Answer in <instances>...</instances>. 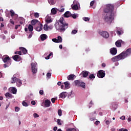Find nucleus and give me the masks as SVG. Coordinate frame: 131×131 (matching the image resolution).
I'll list each match as a JSON object with an SVG mask.
<instances>
[{
    "mask_svg": "<svg viewBox=\"0 0 131 131\" xmlns=\"http://www.w3.org/2000/svg\"><path fill=\"white\" fill-rule=\"evenodd\" d=\"M114 5L113 4H107L106 8L104 9V20L107 24L112 23V21L114 20Z\"/></svg>",
    "mask_w": 131,
    "mask_h": 131,
    "instance_id": "1",
    "label": "nucleus"
},
{
    "mask_svg": "<svg viewBox=\"0 0 131 131\" xmlns=\"http://www.w3.org/2000/svg\"><path fill=\"white\" fill-rule=\"evenodd\" d=\"M68 24L66 23L63 17H60L58 22L54 25L55 28L57 30H60V31H65L68 28Z\"/></svg>",
    "mask_w": 131,
    "mask_h": 131,
    "instance_id": "2",
    "label": "nucleus"
},
{
    "mask_svg": "<svg viewBox=\"0 0 131 131\" xmlns=\"http://www.w3.org/2000/svg\"><path fill=\"white\" fill-rule=\"evenodd\" d=\"M121 57L122 59H125L127 57L130 56L131 55V48L127 49L125 51L122 52L120 54Z\"/></svg>",
    "mask_w": 131,
    "mask_h": 131,
    "instance_id": "3",
    "label": "nucleus"
},
{
    "mask_svg": "<svg viewBox=\"0 0 131 131\" xmlns=\"http://www.w3.org/2000/svg\"><path fill=\"white\" fill-rule=\"evenodd\" d=\"M76 86H80L83 89H85V83L81 80H76L74 81Z\"/></svg>",
    "mask_w": 131,
    "mask_h": 131,
    "instance_id": "4",
    "label": "nucleus"
},
{
    "mask_svg": "<svg viewBox=\"0 0 131 131\" xmlns=\"http://www.w3.org/2000/svg\"><path fill=\"white\" fill-rule=\"evenodd\" d=\"M105 75L106 74L105 73V71L103 70L99 71L97 74V76L99 78H104Z\"/></svg>",
    "mask_w": 131,
    "mask_h": 131,
    "instance_id": "5",
    "label": "nucleus"
},
{
    "mask_svg": "<svg viewBox=\"0 0 131 131\" xmlns=\"http://www.w3.org/2000/svg\"><path fill=\"white\" fill-rule=\"evenodd\" d=\"M99 34L102 36L104 38H108L109 37V33L107 32L106 31H104L102 32H98Z\"/></svg>",
    "mask_w": 131,
    "mask_h": 131,
    "instance_id": "6",
    "label": "nucleus"
},
{
    "mask_svg": "<svg viewBox=\"0 0 131 131\" xmlns=\"http://www.w3.org/2000/svg\"><path fill=\"white\" fill-rule=\"evenodd\" d=\"M3 61L4 63H7L8 65H11V58H10V57L6 56L3 59Z\"/></svg>",
    "mask_w": 131,
    "mask_h": 131,
    "instance_id": "7",
    "label": "nucleus"
},
{
    "mask_svg": "<svg viewBox=\"0 0 131 131\" xmlns=\"http://www.w3.org/2000/svg\"><path fill=\"white\" fill-rule=\"evenodd\" d=\"M120 60H122V58L121 57V55H120V54L112 58L113 62H117V61H120Z\"/></svg>",
    "mask_w": 131,
    "mask_h": 131,
    "instance_id": "8",
    "label": "nucleus"
},
{
    "mask_svg": "<svg viewBox=\"0 0 131 131\" xmlns=\"http://www.w3.org/2000/svg\"><path fill=\"white\" fill-rule=\"evenodd\" d=\"M12 58L13 60H14V61H16L17 62H19V61H21V60H22V58H21V56L18 55H15L12 56Z\"/></svg>",
    "mask_w": 131,
    "mask_h": 131,
    "instance_id": "9",
    "label": "nucleus"
},
{
    "mask_svg": "<svg viewBox=\"0 0 131 131\" xmlns=\"http://www.w3.org/2000/svg\"><path fill=\"white\" fill-rule=\"evenodd\" d=\"M89 73L90 72H89L88 71H83L81 73V75H82L83 77L85 78V77H88V76L89 75Z\"/></svg>",
    "mask_w": 131,
    "mask_h": 131,
    "instance_id": "10",
    "label": "nucleus"
},
{
    "mask_svg": "<svg viewBox=\"0 0 131 131\" xmlns=\"http://www.w3.org/2000/svg\"><path fill=\"white\" fill-rule=\"evenodd\" d=\"M110 53L112 55H115L117 54V49L115 48H113L110 49Z\"/></svg>",
    "mask_w": 131,
    "mask_h": 131,
    "instance_id": "11",
    "label": "nucleus"
},
{
    "mask_svg": "<svg viewBox=\"0 0 131 131\" xmlns=\"http://www.w3.org/2000/svg\"><path fill=\"white\" fill-rule=\"evenodd\" d=\"M59 98H64L67 97V93L62 92L59 95Z\"/></svg>",
    "mask_w": 131,
    "mask_h": 131,
    "instance_id": "12",
    "label": "nucleus"
},
{
    "mask_svg": "<svg viewBox=\"0 0 131 131\" xmlns=\"http://www.w3.org/2000/svg\"><path fill=\"white\" fill-rule=\"evenodd\" d=\"M121 42L122 40H118L115 42V45L117 48H121Z\"/></svg>",
    "mask_w": 131,
    "mask_h": 131,
    "instance_id": "13",
    "label": "nucleus"
},
{
    "mask_svg": "<svg viewBox=\"0 0 131 131\" xmlns=\"http://www.w3.org/2000/svg\"><path fill=\"white\" fill-rule=\"evenodd\" d=\"M18 78L16 77V76L14 75L11 78V83H15V82H17Z\"/></svg>",
    "mask_w": 131,
    "mask_h": 131,
    "instance_id": "14",
    "label": "nucleus"
},
{
    "mask_svg": "<svg viewBox=\"0 0 131 131\" xmlns=\"http://www.w3.org/2000/svg\"><path fill=\"white\" fill-rule=\"evenodd\" d=\"M45 106L46 107H50L51 106V101L49 99H47L45 101Z\"/></svg>",
    "mask_w": 131,
    "mask_h": 131,
    "instance_id": "15",
    "label": "nucleus"
},
{
    "mask_svg": "<svg viewBox=\"0 0 131 131\" xmlns=\"http://www.w3.org/2000/svg\"><path fill=\"white\" fill-rule=\"evenodd\" d=\"M72 14L70 11H67L64 14V17L65 18H69V17H71Z\"/></svg>",
    "mask_w": 131,
    "mask_h": 131,
    "instance_id": "16",
    "label": "nucleus"
},
{
    "mask_svg": "<svg viewBox=\"0 0 131 131\" xmlns=\"http://www.w3.org/2000/svg\"><path fill=\"white\" fill-rule=\"evenodd\" d=\"M48 38V36L46 34H43L40 35L41 40H46Z\"/></svg>",
    "mask_w": 131,
    "mask_h": 131,
    "instance_id": "17",
    "label": "nucleus"
},
{
    "mask_svg": "<svg viewBox=\"0 0 131 131\" xmlns=\"http://www.w3.org/2000/svg\"><path fill=\"white\" fill-rule=\"evenodd\" d=\"M74 77H75V75H74V74H71L68 76V80H74Z\"/></svg>",
    "mask_w": 131,
    "mask_h": 131,
    "instance_id": "18",
    "label": "nucleus"
},
{
    "mask_svg": "<svg viewBox=\"0 0 131 131\" xmlns=\"http://www.w3.org/2000/svg\"><path fill=\"white\" fill-rule=\"evenodd\" d=\"M19 49L21 51L22 53L26 55L27 53V50L25 48L19 47Z\"/></svg>",
    "mask_w": 131,
    "mask_h": 131,
    "instance_id": "19",
    "label": "nucleus"
},
{
    "mask_svg": "<svg viewBox=\"0 0 131 131\" xmlns=\"http://www.w3.org/2000/svg\"><path fill=\"white\" fill-rule=\"evenodd\" d=\"M10 90L12 94H13L14 95L17 94V89H16V88L12 87L10 88Z\"/></svg>",
    "mask_w": 131,
    "mask_h": 131,
    "instance_id": "20",
    "label": "nucleus"
},
{
    "mask_svg": "<svg viewBox=\"0 0 131 131\" xmlns=\"http://www.w3.org/2000/svg\"><path fill=\"white\" fill-rule=\"evenodd\" d=\"M39 23L40 24V26L37 27L36 28V31H41L42 30V25L40 24V22L39 21Z\"/></svg>",
    "mask_w": 131,
    "mask_h": 131,
    "instance_id": "21",
    "label": "nucleus"
},
{
    "mask_svg": "<svg viewBox=\"0 0 131 131\" xmlns=\"http://www.w3.org/2000/svg\"><path fill=\"white\" fill-rule=\"evenodd\" d=\"M16 84L17 85L18 88H20V86H21V85H22V81H21V80L17 79V80H16Z\"/></svg>",
    "mask_w": 131,
    "mask_h": 131,
    "instance_id": "22",
    "label": "nucleus"
},
{
    "mask_svg": "<svg viewBox=\"0 0 131 131\" xmlns=\"http://www.w3.org/2000/svg\"><path fill=\"white\" fill-rule=\"evenodd\" d=\"M50 5H55L56 4V0H48Z\"/></svg>",
    "mask_w": 131,
    "mask_h": 131,
    "instance_id": "23",
    "label": "nucleus"
},
{
    "mask_svg": "<svg viewBox=\"0 0 131 131\" xmlns=\"http://www.w3.org/2000/svg\"><path fill=\"white\" fill-rule=\"evenodd\" d=\"M72 9L75 11H77L78 10V6L77 5H74L72 6Z\"/></svg>",
    "mask_w": 131,
    "mask_h": 131,
    "instance_id": "24",
    "label": "nucleus"
},
{
    "mask_svg": "<svg viewBox=\"0 0 131 131\" xmlns=\"http://www.w3.org/2000/svg\"><path fill=\"white\" fill-rule=\"evenodd\" d=\"M28 30L30 32H32V31H33V26L31 25H29L28 26Z\"/></svg>",
    "mask_w": 131,
    "mask_h": 131,
    "instance_id": "25",
    "label": "nucleus"
},
{
    "mask_svg": "<svg viewBox=\"0 0 131 131\" xmlns=\"http://www.w3.org/2000/svg\"><path fill=\"white\" fill-rule=\"evenodd\" d=\"M38 22V20L37 19H33L31 20V24L32 25H35L36 23Z\"/></svg>",
    "mask_w": 131,
    "mask_h": 131,
    "instance_id": "26",
    "label": "nucleus"
},
{
    "mask_svg": "<svg viewBox=\"0 0 131 131\" xmlns=\"http://www.w3.org/2000/svg\"><path fill=\"white\" fill-rule=\"evenodd\" d=\"M51 13L53 15H56V14H57V10H56V8H52L51 10Z\"/></svg>",
    "mask_w": 131,
    "mask_h": 131,
    "instance_id": "27",
    "label": "nucleus"
},
{
    "mask_svg": "<svg viewBox=\"0 0 131 131\" xmlns=\"http://www.w3.org/2000/svg\"><path fill=\"white\" fill-rule=\"evenodd\" d=\"M117 33L118 35H121V34H122V33H123V31L121 29H120V31L117 30Z\"/></svg>",
    "mask_w": 131,
    "mask_h": 131,
    "instance_id": "28",
    "label": "nucleus"
},
{
    "mask_svg": "<svg viewBox=\"0 0 131 131\" xmlns=\"http://www.w3.org/2000/svg\"><path fill=\"white\" fill-rule=\"evenodd\" d=\"M96 76H95V74H91L89 75V78L90 79H95Z\"/></svg>",
    "mask_w": 131,
    "mask_h": 131,
    "instance_id": "29",
    "label": "nucleus"
},
{
    "mask_svg": "<svg viewBox=\"0 0 131 131\" xmlns=\"http://www.w3.org/2000/svg\"><path fill=\"white\" fill-rule=\"evenodd\" d=\"M51 56H52V57H53V53H52V52L50 53L49 54V55L47 56L45 58V59H46V60H49V59H50V58H51Z\"/></svg>",
    "mask_w": 131,
    "mask_h": 131,
    "instance_id": "30",
    "label": "nucleus"
},
{
    "mask_svg": "<svg viewBox=\"0 0 131 131\" xmlns=\"http://www.w3.org/2000/svg\"><path fill=\"white\" fill-rule=\"evenodd\" d=\"M43 29L45 31H48L49 30V26L47 24H45L43 26Z\"/></svg>",
    "mask_w": 131,
    "mask_h": 131,
    "instance_id": "31",
    "label": "nucleus"
},
{
    "mask_svg": "<svg viewBox=\"0 0 131 131\" xmlns=\"http://www.w3.org/2000/svg\"><path fill=\"white\" fill-rule=\"evenodd\" d=\"M31 68L34 69V68H36V63H34V62H32L31 64Z\"/></svg>",
    "mask_w": 131,
    "mask_h": 131,
    "instance_id": "32",
    "label": "nucleus"
},
{
    "mask_svg": "<svg viewBox=\"0 0 131 131\" xmlns=\"http://www.w3.org/2000/svg\"><path fill=\"white\" fill-rule=\"evenodd\" d=\"M64 84L65 85V89H69V83H68V82H64Z\"/></svg>",
    "mask_w": 131,
    "mask_h": 131,
    "instance_id": "33",
    "label": "nucleus"
},
{
    "mask_svg": "<svg viewBox=\"0 0 131 131\" xmlns=\"http://www.w3.org/2000/svg\"><path fill=\"white\" fill-rule=\"evenodd\" d=\"M57 41L58 42H62V37L59 36L57 37Z\"/></svg>",
    "mask_w": 131,
    "mask_h": 131,
    "instance_id": "34",
    "label": "nucleus"
},
{
    "mask_svg": "<svg viewBox=\"0 0 131 131\" xmlns=\"http://www.w3.org/2000/svg\"><path fill=\"white\" fill-rule=\"evenodd\" d=\"M10 13L11 17H14V16H15V12L12 10L10 11Z\"/></svg>",
    "mask_w": 131,
    "mask_h": 131,
    "instance_id": "35",
    "label": "nucleus"
},
{
    "mask_svg": "<svg viewBox=\"0 0 131 131\" xmlns=\"http://www.w3.org/2000/svg\"><path fill=\"white\" fill-rule=\"evenodd\" d=\"M32 72H33V74L36 73V72H37V69H36V68L32 69Z\"/></svg>",
    "mask_w": 131,
    "mask_h": 131,
    "instance_id": "36",
    "label": "nucleus"
},
{
    "mask_svg": "<svg viewBox=\"0 0 131 131\" xmlns=\"http://www.w3.org/2000/svg\"><path fill=\"white\" fill-rule=\"evenodd\" d=\"M71 16L73 19H76V18H77V14L76 13H74L73 14H72Z\"/></svg>",
    "mask_w": 131,
    "mask_h": 131,
    "instance_id": "37",
    "label": "nucleus"
},
{
    "mask_svg": "<svg viewBox=\"0 0 131 131\" xmlns=\"http://www.w3.org/2000/svg\"><path fill=\"white\" fill-rule=\"evenodd\" d=\"M56 122L58 125H62V123H61V120L59 119H58L56 121Z\"/></svg>",
    "mask_w": 131,
    "mask_h": 131,
    "instance_id": "38",
    "label": "nucleus"
},
{
    "mask_svg": "<svg viewBox=\"0 0 131 131\" xmlns=\"http://www.w3.org/2000/svg\"><path fill=\"white\" fill-rule=\"evenodd\" d=\"M67 131H76V129L74 128H69L67 129Z\"/></svg>",
    "mask_w": 131,
    "mask_h": 131,
    "instance_id": "39",
    "label": "nucleus"
},
{
    "mask_svg": "<svg viewBox=\"0 0 131 131\" xmlns=\"http://www.w3.org/2000/svg\"><path fill=\"white\" fill-rule=\"evenodd\" d=\"M5 97H9V98H11V97H12V94H10V93H6L5 94Z\"/></svg>",
    "mask_w": 131,
    "mask_h": 131,
    "instance_id": "40",
    "label": "nucleus"
},
{
    "mask_svg": "<svg viewBox=\"0 0 131 131\" xmlns=\"http://www.w3.org/2000/svg\"><path fill=\"white\" fill-rule=\"evenodd\" d=\"M15 55H19L21 56L22 55V52L21 51H16L15 52Z\"/></svg>",
    "mask_w": 131,
    "mask_h": 131,
    "instance_id": "41",
    "label": "nucleus"
},
{
    "mask_svg": "<svg viewBox=\"0 0 131 131\" xmlns=\"http://www.w3.org/2000/svg\"><path fill=\"white\" fill-rule=\"evenodd\" d=\"M22 104L23 106H25V107H27V106H28V104H27V103H26L25 101H23L22 102Z\"/></svg>",
    "mask_w": 131,
    "mask_h": 131,
    "instance_id": "42",
    "label": "nucleus"
},
{
    "mask_svg": "<svg viewBox=\"0 0 131 131\" xmlns=\"http://www.w3.org/2000/svg\"><path fill=\"white\" fill-rule=\"evenodd\" d=\"M58 114L59 116H61L62 115V111L61 110H58Z\"/></svg>",
    "mask_w": 131,
    "mask_h": 131,
    "instance_id": "43",
    "label": "nucleus"
},
{
    "mask_svg": "<svg viewBox=\"0 0 131 131\" xmlns=\"http://www.w3.org/2000/svg\"><path fill=\"white\" fill-rule=\"evenodd\" d=\"M19 111H20V108H19L18 106H16L15 107V112H19Z\"/></svg>",
    "mask_w": 131,
    "mask_h": 131,
    "instance_id": "44",
    "label": "nucleus"
},
{
    "mask_svg": "<svg viewBox=\"0 0 131 131\" xmlns=\"http://www.w3.org/2000/svg\"><path fill=\"white\" fill-rule=\"evenodd\" d=\"M33 116L35 118H37L38 117H39V115H38V114H37V113H34L33 114Z\"/></svg>",
    "mask_w": 131,
    "mask_h": 131,
    "instance_id": "45",
    "label": "nucleus"
},
{
    "mask_svg": "<svg viewBox=\"0 0 131 131\" xmlns=\"http://www.w3.org/2000/svg\"><path fill=\"white\" fill-rule=\"evenodd\" d=\"M72 34H76L77 33V30H74L71 32Z\"/></svg>",
    "mask_w": 131,
    "mask_h": 131,
    "instance_id": "46",
    "label": "nucleus"
},
{
    "mask_svg": "<svg viewBox=\"0 0 131 131\" xmlns=\"http://www.w3.org/2000/svg\"><path fill=\"white\" fill-rule=\"evenodd\" d=\"M34 17H35V18H38V17H39V14L38 13H34Z\"/></svg>",
    "mask_w": 131,
    "mask_h": 131,
    "instance_id": "47",
    "label": "nucleus"
},
{
    "mask_svg": "<svg viewBox=\"0 0 131 131\" xmlns=\"http://www.w3.org/2000/svg\"><path fill=\"white\" fill-rule=\"evenodd\" d=\"M83 20H84V21H90V18L89 17H83Z\"/></svg>",
    "mask_w": 131,
    "mask_h": 131,
    "instance_id": "48",
    "label": "nucleus"
},
{
    "mask_svg": "<svg viewBox=\"0 0 131 131\" xmlns=\"http://www.w3.org/2000/svg\"><path fill=\"white\" fill-rule=\"evenodd\" d=\"M51 75H52V73H48L47 74V76L48 77V78H50Z\"/></svg>",
    "mask_w": 131,
    "mask_h": 131,
    "instance_id": "49",
    "label": "nucleus"
},
{
    "mask_svg": "<svg viewBox=\"0 0 131 131\" xmlns=\"http://www.w3.org/2000/svg\"><path fill=\"white\" fill-rule=\"evenodd\" d=\"M52 41H53V42L59 43L58 42L57 39H56V38L52 39Z\"/></svg>",
    "mask_w": 131,
    "mask_h": 131,
    "instance_id": "50",
    "label": "nucleus"
},
{
    "mask_svg": "<svg viewBox=\"0 0 131 131\" xmlns=\"http://www.w3.org/2000/svg\"><path fill=\"white\" fill-rule=\"evenodd\" d=\"M95 4V1H93L90 3L91 7H93Z\"/></svg>",
    "mask_w": 131,
    "mask_h": 131,
    "instance_id": "51",
    "label": "nucleus"
},
{
    "mask_svg": "<svg viewBox=\"0 0 131 131\" xmlns=\"http://www.w3.org/2000/svg\"><path fill=\"white\" fill-rule=\"evenodd\" d=\"M33 34V33L32 32H31L30 33V34H29V36H28V38H31V37H32Z\"/></svg>",
    "mask_w": 131,
    "mask_h": 131,
    "instance_id": "52",
    "label": "nucleus"
},
{
    "mask_svg": "<svg viewBox=\"0 0 131 131\" xmlns=\"http://www.w3.org/2000/svg\"><path fill=\"white\" fill-rule=\"evenodd\" d=\"M9 66H10V65L8 64V63H5L4 64V68H7V67H9Z\"/></svg>",
    "mask_w": 131,
    "mask_h": 131,
    "instance_id": "53",
    "label": "nucleus"
},
{
    "mask_svg": "<svg viewBox=\"0 0 131 131\" xmlns=\"http://www.w3.org/2000/svg\"><path fill=\"white\" fill-rule=\"evenodd\" d=\"M55 101H56V99L55 98H52L51 99V102H52V103H55Z\"/></svg>",
    "mask_w": 131,
    "mask_h": 131,
    "instance_id": "54",
    "label": "nucleus"
},
{
    "mask_svg": "<svg viewBox=\"0 0 131 131\" xmlns=\"http://www.w3.org/2000/svg\"><path fill=\"white\" fill-rule=\"evenodd\" d=\"M120 119H121L122 120H124V119H125V116H122V117H121Z\"/></svg>",
    "mask_w": 131,
    "mask_h": 131,
    "instance_id": "55",
    "label": "nucleus"
},
{
    "mask_svg": "<svg viewBox=\"0 0 131 131\" xmlns=\"http://www.w3.org/2000/svg\"><path fill=\"white\" fill-rule=\"evenodd\" d=\"M46 22H47V23H51V22H52V19H47V20H46Z\"/></svg>",
    "mask_w": 131,
    "mask_h": 131,
    "instance_id": "56",
    "label": "nucleus"
},
{
    "mask_svg": "<svg viewBox=\"0 0 131 131\" xmlns=\"http://www.w3.org/2000/svg\"><path fill=\"white\" fill-rule=\"evenodd\" d=\"M39 94L40 95H43V90H40L39 91Z\"/></svg>",
    "mask_w": 131,
    "mask_h": 131,
    "instance_id": "57",
    "label": "nucleus"
},
{
    "mask_svg": "<svg viewBox=\"0 0 131 131\" xmlns=\"http://www.w3.org/2000/svg\"><path fill=\"white\" fill-rule=\"evenodd\" d=\"M10 23H11V24H12L13 25H14L15 24V23L14 22V20L10 19Z\"/></svg>",
    "mask_w": 131,
    "mask_h": 131,
    "instance_id": "58",
    "label": "nucleus"
},
{
    "mask_svg": "<svg viewBox=\"0 0 131 131\" xmlns=\"http://www.w3.org/2000/svg\"><path fill=\"white\" fill-rule=\"evenodd\" d=\"M1 37H2V38H3V39H6V36L2 35L1 36Z\"/></svg>",
    "mask_w": 131,
    "mask_h": 131,
    "instance_id": "59",
    "label": "nucleus"
},
{
    "mask_svg": "<svg viewBox=\"0 0 131 131\" xmlns=\"http://www.w3.org/2000/svg\"><path fill=\"white\" fill-rule=\"evenodd\" d=\"M99 123H100V121H96L95 122V124H96V125H99Z\"/></svg>",
    "mask_w": 131,
    "mask_h": 131,
    "instance_id": "60",
    "label": "nucleus"
},
{
    "mask_svg": "<svg viewBox=\"0 0 131 131\" xmlns=\"http://www.w3.org/2000/svg\"><path fill=\"white\" fill-rule=\"evenodd\" d=\"M20 25H16L15 27V29H18V27H20Z\"/></svg>",
    "mask_w": 131,
    "mask_h": 131,
    "instance_id": "61",
    "label": "nucleus"
},
{
    "mask_svg": "<svg viewBox=\"0 0 131 131\" xmlns=\"http://www.w3.org/2000/svg\"><path fill=\"white\" fill-rule=\"evenodd\" d=\"M31 104H32V105H35L36 104V102H35V101H32Z\"/></svg>",
    "mask_w": 131,
    "mask_h": 131,
    "instance_id": "62",
    "label": "nucleus"
},
{
    "mask_svg": "<svg viewBox=\"0 0 131 131\" xmlns=\"http://www.w3.org/2000/svg\"><path fill=\"white\" fill-rule=\"evenodd\" d=\"M64 11H65V9L64 8H61L60 9V10L59 11V12H60L61 13H62V12H63Z\"/></svg>",
    "mask_w": 131,
    "mask_h": 131,
    "instance_id": "63",
    "label": "nucleus"
},
{
    "mask_svg": "<svg viewBox=\"0 0 131 131\" xmlns=\"http://www.w3.org/2000/svg\"><path fill=\"white\" fill-rule=\"evenodd\" d=\"M57 129H58V127H57V126L54 127V128H53V130L56 131V130H57Z\"/></svg>",
    "mask_w": 131,
    "mask_h": 131,
    "instance_id": "64",
    "label": "nucleus"
}]
</instances>
